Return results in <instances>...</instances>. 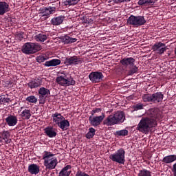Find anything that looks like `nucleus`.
<instances>
[{"label":"nucleus","mask_w":176,"mask_h":176,"mask_svg":"<svg viewBox=\"0 0 176 176\" xmlns=\"http://www.w3.org/2000/svg\"><path fill=\"white\" fill-rule=\"evenodd\" d=\"M126 119L124 113L122 111H118L109 116L104 121L103 124L106 126H115V124H121Z\"/></svg>","instance_id":"f257e3e1"},{"label":"nucleus","mask_w":176,"mask_h":176,"mask_svg":"<svg viewBox=\"0 0 176 176\" xmlns=\"http://www.w3.org/2000/svg\"><path fill=\"white\" fill-rule=\"evenodd\" d=\"M157 126V122H155V120H151L149 118H142L140 121L136 130L140 131V133H144V134H148L149 130L153 127H156Z\"/></svg>","instance_id":"f03ea898"},{"label":"nucleus","mask_w":176,"mask_h":176,"mask_svg":"<svg viewBox=\"0 0 176 176\" xmlns=\"http://www.w3.org/2000/svg\"><path fill=\"white\" fill-rule=\"evenodd\" d=\"M53 156H54V155L52 154V153L45 151L43 160H44V166L46 171H47V170H54L57 166V158H52Z\"/></svg>","instance_id":"7ed1b4c3"},{"label":"nucleus","mask_w":176,"mask_h":176,"mask_svg":"<svg viewBox=\"0 0 176 176\" xmlns=\"http://www.w3.org/2000/svg\"><path fill=\"white\" fill-rule=\"evenodd\" d=\"M41 47L38 43H26L22 47V53L24 54H34L41 50Z\"/></svg>","instance_id":"20e7f679"},{"label":"nucleus","mask_w":176,"mask_h":176,"mask_svg":"<svg viewBox=\"0 0 176 176\" xmlns=\"http://www.w3.org/2000/svg\"><path fill=\"white\" fill-rule=\"evenodd\" d=\"M126 152L124 149L120 148L115 153L111 154L109 155V159L112 162H115L116 163H119V164H124V155Z\"/></svg>","instance_id":"39448f33"},{"label":"nucleus","mask_w":176,"mask_h":176,"mask_svg":"<svg viewBox=\"0 0 176 176\" xmlns=\"http://www.w3.org/2000/svg\"><path fill=\"white\" fill-rule=\"evenodd\" d=\"M128 24L131 25H135L136 27H140V25H144L146 23L145 18L142 16H133L131 15L127 20Z\"/></svg>","instance_id":"423d86ee"},{"label":"nucleus","mask_w":176,"mask_h":176,"mask_svg":"<svg viewBox=\"0 0 176 176\" xmlns=\"http://www.w3.org/2000/svg\"><path fill=\"white\" fill-rule=\"evenodd\" d=\"M56 82L58 85H60V86H75V80L74 78H67V76H60L56 78Z\"/></svg>","instance_id":"0eeeda50"},{"label":"nucleus","mask_w":176,"mask_h":176,"mask_svg":"<svg viewBox=\"0 0 176 176\" xmlns=\"http://www.w3.org/2000/svg\"><path fill=\"white\" fill-rule=\"evenodd\" d=\"M83 63V58L77 56H70L65 58L64 64L65 65H78V64H82Z\"/></svg>","instance_id":"6e6552de"},{"label":"nucleus","mask_w":176,"mask_h":176,"mask_svg":"<svg viewBox=\"0 0 176 176\" xmlns=\"http://www.w3.org/2000/svg\"><path fill=\"white\" fill-rule=\"evenodd\" d=\"M105 118V114L102 113V115L100 116H96L93 118V116H90L89 118V121L91 126H94V127L97 126H100L102 120H104Z\"/></svg>","instance_id":"1a4fd4ad"},{"label":"nucleus","mask_w":176,"mask_h":176,"mask_svg":"<svg viewBox=\"0 0 176 176\" xmlns=\"http://www.w3.org/2000/svg\"><path fill=\"white\" fill-rule=\"evenodd\" d=\"M89 78L92 83H98L102 80L104 75L100 72H92L89 74Z\"/></svg>","instance_id":"9d476101"},{"label":"nucleus","mask_w":176,"mask_h":176,"mask_svg":"<svg viewBox=\"0 0 176 176\" xmlns=\"http://www.w3.org/2000/svg\"><path fill=\"white\" fill-rule=\"evenodd\" d=\"M148 117L146 118L150 119L151 120H154L155 123H157V119L160 118V112L157 109H150L147 111Z\"/></svg>","instance_id":"9b49d317"},{"label":"nucleus","mask_w":176,"mask_h":176,"mask_svg":"<svg viewBox=\"0 0 176 176\" xmlns=\"http://www.w3.org/2000/svg\"><path fill=\"white\" fill-rule=\"evenodd\" d=\"M151 49L153 52H157V54H163L167 50V46L165 43L157 42L153 45Z\"/></svg>","instance_id":"f8f14e48"},{"label":"nucleus","mask_w":176,"mask_h":176,"mask_svg":"<svg viewBox=\"0 0 176 176\" xmlns=\"http://www.w3.org/2000/svg\"><path fill=\"white\" fill-rule=\"evenodd\" d=\"M56 12V7H47L45 8L43 10H41V13L42 15V17H44L45 19H48V17L50 16V14H53Z\"/></svg>","instance_id":"ddd939ff"},{"label":"nucleus","mask_w":176,"mask_h":176,"mask_svg":"<svg viewBox=\"0 0 176 176\" xmlns=\"http://www.w3.org/2000/svg\"><path fill=\"white\" fill-rule=\"evenodd\" d=\"M120 63L123 65V67H126V68H127V67H134L135 59L132 57L124 58L120 60Z\"/></svg>","instance_id":"4468645a"},{"label":"nucleus","mask_w":176,"mask_h":176,"mask_svg":"<svg viewBox=\"0 0 176 176\" xmlns=\"http://www.w3.org/2000/svg\"><path fill=\"white\" fill-rule=\"evenodd\" d=\"M164 95L162 92H157L152 94V103L153 104H159L163 101Z\"/></svg>","instance_id":"2eb2a0df"},{"label":"nucleus","mask_w":176,"mask_h":176,"mask_svg":"<svg viewBox=\"0 0 176 176\" xmlns=\"http://www.w3.org/2000/svg\"><path fill=\"white\" fill-rule=\"evenodd\" d=\"M28 86L30 87V89H36V87H41V86H42V80L37 78L30 80L28 83Z\"/></svg>","instance_id":"dca6fc26"},{"label":"nucleus","mask_w":176,"mask_h":176,"mask_svg":"<svg viewBox=\"0 0 176 176\" xmlns=\"http://www.w3.org/2000/svg\"><path fill=\"white\" fill-rule=\"evenodd\" d=\"M7 124L10 126H16L17 124V117L13 115H10L6 118Z\"/></svg>","instance_id":"f3484780"},{"label":"nucleus","mask_w":176,"mask_h":176,"mask_svg":"<svg viewBox=\"0 0 176 176\" xmlns=\"http://www.w3.org/2000/svg\"><path fill=\"white\" fill-rule=\"evenodd\" d=\"M28 171L32 175L34 174L35 175H36V174H39V166L36 164H32L29 165Z\"/></svg>","instance_id":"a211bd4d"},{"label":"nucleus","mask_w":176,"mask_h":176,"mask_svg":"<svg viewBox=\"0 0 176 176\" xmlns=\"http://www.w3.org/2000/svg\"><path fill=\"white\" fill-rule=\"evenodd\" d=\"M9 11V4L5 1H0V16H3Z\"/></svg>","instance_id":"6ab92c4d"},{"label":"nucleus","mask_w":176,"mask_h":176,"mask_svg":"<svg viewBox=\"0 0 176 176\" xmlns=\"http://www.w3.org/2000/svg\"><path fill=\"white\" fill-rule=\"evenodd\" d=\"M65 19V17L64 16L54 17L51 20V24H52V25H60V24H63V21H64Z\"/></svg>","instance_id":"aec40b11"},{"label":"nucleus","mask_w":176,"mask_h":176,"mask_svg":"<svg viewBox=\"0 0 176 176\" xmlns=\"http://www.w3.org/2000/svg\"><path fill=\"white\" fill-rule=\"evenodd\" d=\"M61 64L60 59H52L50 61H46L44 64L45 67H57Z\"/></svg>","instance_id":"412c9836"},{"label":"nucleus","mask_w":176,"mask_h":176,"mask_svg":"<svg viewBox=\"0 0 176 176\" xmlns=\"http://www.w3.org/2000/svg\"><path fill=\"white\" fill-rule=\"evenodd\" d=\"M176 160V155H170L165 156L162 159V163H165V164H170L171 163H173V162H175Z\"/></svg>","instance_id":"4be33fe9"},{"label":"nucleus","mask_w":176,"mask_h":176,"mask_svg":"<svg viewBox=\"0 0 176 176\" xmlns=\"http://www.w3.org/2000/svg\"><path fill=\"white\" fill-rule=\"evenodd\" d=\"M44 131L50 138H53L57 135V132H55L54 129H53V127H47L44 129Z\"/></svg>","instance_id":"5701e85b"},{"label":"nucleus","mask_w":176,"mask_h":176,"mask_svg":"<svg viewBox=\"0 0 176 176\" xmlns=\"http://www.w3.org/2000/svg\"><path fill=\"white\" fill-rule=\"evenodd\" d=\"M58 126L61 129V130H63V131H65V130H67L68 127H69V121L64 118L61 122L58 124Z\"/></svg>","instance_id":"b1692460"},{"label":"nucleus","mask_w":176,"mask_h":176,"mask_svg":"<svg viewBox=\"0 0 176 176\" xmlns=\"http://www.w3.org/2000/svg\"><path fill=\"white\" fill-rule=\"evenodd\" d=\"M78 39L76 38H72L69 36H64L63 38V42H64L65 45H68L69 43H75Z\"/></svg>","instance_id":"393cba45"},{"label":"nucleus","mask_w":176,"mask_h":176,"mask_svg":"<svg viewBox=\"0 0 176 176\" xmlns=\"http://www.w3.org/2000/svg\"><path fill=\"white\" fill-rule=\"evenodd\" d=\"M53 122H56V124H58L63 119L64 116H61L60 113H54L52 115Z\"/></svg>","instance_id":"a878e982"},{"label":"nucleus","mask_w":176,"mask_h":176,"mask_svg":"<svg viewBox=\"0 0 176 176\" xmlns=\"http://www.w3.org/2000/svg\"><path fill=\"white\" fill-rule=\"evenodd\" d=\"M38 94L44 97H49L50 96V90L45 87H41L38 89Z\"/></svg>","instance_id":"bb28decb"},{"label":"nucleus","mask_w":176,"mask_h":176,"mask_svg":"<svg viewBox=\"0 0 176 176\" xmlns=\"http://www.w3.org/2000/svg\"><path fill=\"white\" fill-rule=\"evenodd\" d=\"M9 137H10V133L8 131H3L1 133V138L4 140V141L6 142V144H10V139H9Z\"/></svg>","instance_id":"cd10ccee"},{"label":"nucleus","mask_w":176,"mask_h":176,"mask_svg":"<svg viewBox=\"0 0 176 176\" xmlns=\"http://www.w3.org/2000/svg\"><path fill=\"white\" fill-rule=\"evenodd\" d=\"M37 42H45L47 39V36L46 34L40 33L34 36Z\"/></svg>","instance_id":"c85d7f7f"},{"label":"nucleus","mask_w":176,"mask_h":176,"mask_svg":"<svg viewBox=\"0 0 176 176\" xmlns=\"http://www.w3.org/2000/svg\"><path fill=\"white\" fill-rule=\"evenodd\" d=\"M21 118H23V119L28 120V119L31 118V110H28V109L23 110L21 114Z\"/></svg>","instance_id":"c756f323"},{"label":"nucleus","mask_w":176,"mask_h":176,"mask_svg":"<svg viewBox=\"0 0 176 176\" xmlns=\"http://www.w3.org/2000/svg\"><path fill=\"white\" fill-rule=\"evenodd\" d=\"M156 1H157V0H140L138 1V5H153Z\"/></svg>","instance_id":"7c9ffc66"},{"label":"nucleus","mask_w":176,"mask_h":176,"mask_svg":"<svg viewBox=\"0 0 176 176\" xmlns=\"http://www.w3.org/2000/svg\"><path fill=\"white\" fill-rule=\"evenodd\" d=\"M138 176H152V172L145 168L139 170Z\"/></svg>","instance_id":"2f4dec72"},{"label":"nucleus","mask_w":176,"mask_h":176,"mask_svg":"<svg viewBox=\"0 0 176 176\" xmlns=\"http://www.w3.org/2000/svg\"><path fill=\"white\" fill-rule=\"evenodd\" d=\"M94 135H96V129H94V128H89V132L86 134V138L90 140L93 138Z\"/></svg>","instance_id":"473e14b6"},{"label":"nucleus","mask_w":176,"mask_h":176,"mask_svg":"<svg viewBox=\"0 0 176 176\" xmlns=\"http://www.w3.org/2000/svg\"><path fill=\"white\" fill-rule=\"evenodd\" d=\"M116 134L118 135V137H126V135H129V131L126 129H122L120 131H117Z\"/></svg>","instance_id":"72a5a7b5"},{"label":"nucleus","mask_w":176,"mask_h":176,"mask_svg":"<svg viewBox=\"0 0 176 176\" xmlns=\"http://www.w3.org/2000/svg\"><path fill=\"white\" fill-rule=\"evenodd\" d=\"M144 102H152V94H146L142 97Z\"/></svg>","instance_id":"f704fd0d"},{"label":"nucleus","mask_w":176,"mask_h":176,"mask_svg":"<svg viewBox=\"0 0 176 176\" xmlns=\"http://www.w3.org/2000/svg\"><path fill=\"white\" fill-rule=\"evenodd\" d=\"M130 70L128 72V75H134V74H137L138 72V67L137 66L133 65V67H129Z\"/></svg>","instance_id":"c9c22d12"},{"label":"nucleus","mask_w":176,"mask_h":176,"mask_svg":"<svg viewBox=\"0 0 176 176\" xmlns=\"http://www.w3.org/2000/svg\"><path fill=\"white\" fill-rule=\"evenodd\" d=\"M26 101L28 102H32V104H36L38 102V99L35 96H30L26 98Z\"/></svg>","instance_id":"e433bc0d"},{"label":"nucleus","mask_w":176,"mask_h":176,"mask_svg":"<svg viewBox=\"0 0 176 176\" xmlns=\"http://www.w3.org/2000/svg\"><path fill=\"white\" fill-rule=\"evenodd\" d=\"M46 60V58H45V56L41 55V56H38L37 58H36V61L37 63H43V61H45Z\"/></svg>","instance_id":"4c0bfd02"},{"label":"nucleus","mask_w":176,"mask_h":176,"mask_svg":"<svg viewBox=\"0 0 176 176\" xmlns=\"http://www.w3.org/2000/svg\"><path fill=\"white\" fill-rule=\"evenodd\" d=\"M100 112H101V109L100 108L94 109V110L91 111V116H94V113H100Z\"/></svg>","instance_id":"58836bf2"},{"label":"nucleus","mask_w":176,"mask_h":176,"mask_svg":"<svg viewBox=\"0 0 176 176\" xmlns=\"http://www.w3.org/2000/svg\"><path fill=\"white\" fill-rule=\"evenodd\" d=\"M134 109H135V111H138L140 109H144V105L137 104L135 106H134Z\"/></svg>","instance_id":"ea45409f"},{"label":"nucleus","mask_w":176,"mask_h":176,"mask_svg":"<svg viewBox=\"0 0 176 176\" xmlns=\"http://www.w3.org/2000/svg\"><path fill=\"white\" fill-rule=\"evenodd\" d=\"M9 101H10V98H3L0 96V102L6 103V102H9Z\"/></svg>","instance_id":"a19ab883"},{"label":"nucleus","mask_w":176,"mask_h":176,"mask_svg":"<svg viewBox=\"0 0 176 176\" xmlns=\"http://www.w3.org/2000/svg\"><path fill=\"white\" fill-rule=\"evenodd\" d=\"M38 101L39 104H45L46 101V98H45V96H42L40 95Z\"/></svg>","instance_id":"79ce46f5"},{"label":"nucleus","mask_w":176,"mask_h":176,"mask_svg":"<svg viewBox=\"0 0 176 176\" xmlns=\"http://www.w3.org/2000/svg\"><path fill=\"white\" fill-rule=\"evenodd\" d=\"M114 3H122L123 2H130L131 0H112Z\"/></svg>","instance_id":"37998d69"},{"label":"nucleus","mask_w":176,"mask_h":176,"mask_svg":"<svg viewBox=\"0 0 176 176\" xmlns=\"http://www.w3.org/2000/svg\"><path fill=\"white\" fill-rule=\"evenodd\" d=\"M81 20L83 24H90V22H89V19H87V16H83L81 18Z\"/></svg>","instance_id":"c03bdc74"},{"label":"nucleus","mask_w":176,"mask_h":176,"mask_svg":"<svg viewBox=\"0 0 176 176\" xmlns=\"http://www.w3.org/2000/svg\"><path fill=\"white\" fill-rule=\"evenodd\" d=\"M65 6H68V5L69 6H72V3H71V0H67L66 1L64 2Z\"/></svg>","instance_id":"a18cd8bd"},{"label":"nucleus","mask_w":176,"mask_h":176,"mask_svg":"<svg viewBox=\"0 0 176 176\" xmlns=\"http://www.w3.org/2000/svg\"><path fill=\"white\" fill-rule=\"evenodd\" d=\"M80 0H70V2L72 3V6L76 5L78 2H79Z\"/></svg>","instance_id":"49530a36"},{"label":"nucleus","mask_w":176,"mask_h":176,"mask_svg":"<svg viewBox=\"0 0 176 176\" xmlns=\"http://www.w3.org/2000/svg\"><path fill=\"white\" fill-rule=\"evenodd\" d=\"M175 54L176 56V47L175 48Z\"/></svg>","instance_id":"de8ad7c7"},{"label":"nucleus","mask_w":176,"mask_h":176,"mask_svg":"<svg viewBox=\"0 0 176 176\" xmlns=\"http://www.w3.org/2000/svg\"><path fill=\"white\" fill-rule=\"evenodd\" d=\"M168 56H170V54H168Z\"/></svg>","instance_id":"09e8293b"}]
</instances>
